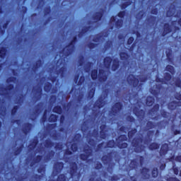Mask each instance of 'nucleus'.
I'll return each mask as SVG.
<instances>
[{
  "mask_svg": "<svg viewBox=\"0 0 181 181\" xmlns=\"http://www.w3.org/2000/svg\"><path fill=\"white\" fill-rule=\"evenodd\" d=\"M81 139V134L80 133L76 134L74 136V142H80Z\"/></svg>",
  "mask_w": 181,
  "mask_h": 181,
  "instance_id": "e2e57ef3",
  "label": "nucleus"
},
{
  "mask_svg": "<svg viewBox=\"0 0 181 181\" xmlns=\"http://www.w3.org/2000/svg\"><path fill=\"white\" fill-rule=\"evenodd\" d=\"M129 168L131 170H134L138 168V161H136V159L131 160L129 163Z\"/></svg>",
  "mask_w": 181,
  "mask_h": 181,
  "instance_id": "58836bf2",
  "label": "nucleus"
},
{
  "mask_svg": "<svg viewBox=\"0 0 181 181\" xmlns=\"http://www.w3.org/2000/svg\"><path fill=\"white\" fill-rule=\"evenodd\" d=\"M54 146V142L52 141L50 139H46L45 141V148H52Z\"/></svg>",
  "mask_w": 181,
  "mask_h": 181,
  "instance_id": "8fccbe9b",
  "label": "nucleus"
},
{
  "mask_svg": "<svg viewBox=\"0 0 181 181\" xmlns=\"http://www.w3.org/2000/svg\"><path fill=\"white\" fill-rule=\"evenodd\" d=\"M35 93L37 94L36 96L37 101H39L42 98V94L43 93V89H42V87H38L37 89H35Z\"/></svg>",
  "mask_w": 181,
  "mask_h": 181,
  "instance_id": "c03bdc74",
  "label": "nucleus"
},
{
  "mask_svg": "<svg viewBox=\"0 0 181 181\" xmlns=\"http://www.w3.org/2000/svg\"><path fill=\"white\" fill-rule=\"evenodd\" d=\"M67 180V176L66 174H59L57 177V181H66Z\"/></svg>",
  "mask_w": 181,
  "mask_h": 181,
  "instance_id": "864d4df0",
  "label": "nucleus"
},
{
  "mask_svg": "<svg viewBox=\"0 0 181 181\" xmlns=\"http://www.w3.org/2000/svg\"><path fill=\"white\" fill-rule=\"evenodd\" d=\"M54 169L56 173H61L62 170L64 169V163L63 162H57L54 165Z\"/></svg>",
  "mask_w": 181,
  "mask_h": 181,
  "instance_id": "5701e85b",
  "label": "nucleus"
},
{
  "mask_svg": "<svg viewBox=\"0 0 181 181\" xmlns=\"http://www.w3.org/2000/svg\"><path fill=\"white\" fill-rule=\"evenodd\" d=\"M103 16H104V12L98 11L93 16V19L95 22H100L103 19Z\"/></svg>",
  "mask_w": 181,
  "mask_h": 181,
  "instance_id": "393cba45",
  "label": "nucleus"
},
{
  "mask_svg": "<svg viewBox=\"0 0 181 181\" xmlns=\"http://www.w3.org/2000/svg\"><path fill=\"white\" fill-rule=\"evenodd\" d=\"M105 97L107 96H99L93 105L94 108H98L99 110L103 108L105 105Z\"/></svg>",
  "mask_w": 181,
  "mask_h": 181,
  "instance_id": "4468645a",
  "label": "nucleus"
},
{
  "mask_svg": "<svg viewBox=\"0 0 181 181\" xmlns=\"http://www.w3.org/2000/svg\"><path fill=\"white\" fill-rule=\"evenodd\" d=\"M124 108V105L121 102H116L111 108V110L109 112L110 117H117Z\"/></svg>",
  "mask_w": 181,
  "mask_h": 181,
  "instance_id": "6e6552de",
  "label": "nucleus"
},
{
  "mask_svg": "<svg viewBox=\"0 0 181 181\" xmlns=\"http://www.w3.org/2000/svg\"><path fill=\"white\" fill-rule=\"evenodd\" d=\"M78 40L77 35H74L69 44L59 52L60 57L57 61L59 66H64L66 59L73 54V52H74L76 49V42H78Z\"/></svg>",
  "mask_w": 181,
  "mask_h": 181,
  "instance_id": "f257e3e1",
  "label": "nucleus"
},
{
  "mask_svg": "<svg viewBox=\"0 0 181 181\" xmlns=\"http://www.w3.org/2000/svg\"><path fill=\"white\" fill-rule=\"evenodd\" d=\"M155 134V131L153 130H149L147 132V139L144 141V144L148 145V144H151V141H152V135Z\"/></svg>",
  "mask_w": 181,
  "mask_h": 181,
  "instance_id": "c85d7f7f",
  "label": "nucleus"
},
{
  "mask_svg": "<svg viewBox=\"0 0 181 181\" xmlns=\"http://www.w3.org/2000/svg\"><path fill=\"white\" fill-rule=\"evenodd\" d=\"M37 144H39V141L37 139H34L30 144V146H31L30 149H35V148L37 146Z\"/></svg>",
  "mask_w": 181,
  "mask_h": 181,
  "instance_id": "052dcab7",
  "label": "nucleus"
},
{
  "mask_svg": "<svg viewBox=\"0 0 181 181\" xmlns=\"http://www.w3.org/2000/svg\"><path fill=\"white\" fill-rule=\"evenodd\" d=\"M53 87V84L50 82H47L44 86V91L45 93H50L52 91V88Z\"/></svg>",
  "mask_w": 181,
  "mask_h": 181,
  "instance_id": "a19ab883",
  "label": "nucleus"
},
{
  "mask_svg": "<svg viewBox=\"0 0 181 181\" xmlns=\"http://www.w3.org/2000/svg\"><path fill=\"white\" fill-rule=\"evenodd\" d=\"M165 71H168V73H170V74H171L172 76H173L176 73V70H175V67L169 64L165 66Z\"/></svg>",
  "mask_w": 181,
  "mask_h": 181,
  "instance_id": "79ce46f5",
  "label": "nucleus"
},
{
  "mask_svg": "<svg viewBox=\"0 0 181 181\" xmlns=\"http://www.w3.org/2000/svg\"><path fill=\"white\" fill-rule=\"evenodd\" d=\"M83 168L78 170V165L76 162H71L69 167V174L71 177H76V180H73L72 181H80L81 176H83V172L81 171Z\"/></svg>",
  "mask_w": 181,
  "mask_h": 181,
  "instance_id": "39448f33",
  "label": "nucleus"
},
{
  "mask_svg": "<svg viewBox=\"0 0 181 181\" xmlns=\"http://www.w3.org/2000/svg\"><path fill=\"white\" fill-rule=\"evenodd\" d=\"M168 152H169V144L165 143L161 145L160 149V156L161 158H163L165 155H168Z\"/></svg>",
  "mask_w": 181,
  "mask_h": 181,
  "instance_id": "6ab92c4d",
  "label": "nucleus"
},
{
  "mask_svg": "<svg viewBox=\"0 0 181 181\" xmlns=\"http://www.w3.org/2000/svg\"><path fill=\"white\" fill-rule=\"evenodd\" d=\"M115 146H117V141L115 142L114 139H112L106 142V146H105L104 148H110V149H112V148H115Z\"/></svg>",
  "mask_w": 181,
  "mask_h": 181,
  "instance_id": "7c9ffc66",
  "label": "nucleus"
},
{
  "mask_svg": "<svg viewBox=\"0 0 181 181\" xmlns=\"http://www.w3.org/2000/svg\"><path fill=\"white\" fill-rule=\"evenodd\" d=\"M66 71H67V68H66L65 66H62L57 71V74H60V76L62 77V78H63Z\"/></svg>",
  "mask_w": 181,
  "mask_h": 181,
  "instance_id": "a18cd8bd",
  "label": "nucleus"
},
{
  "mask_svg": "<svg viewBox=\"0 0 181 181\" xmlns=\"http://www.w3.org/2000/svg\"><path fill=\"white\" fill-rule=\"evenodd\" d=\"M110 23H115V27L116 28V29H121V28L124 26V20H122V18L117 20V16H111L110 18Z\"/></svg>",
  "mask_w": 181,
  "mask_h": 181,
  "instance_id": "ddd939ff",
  "label": "nucleus"
},
{
  "mask_svg": "<svg viewBox=\"0 0 181 181\" xmlns=\"http://www.w3.org/2000/svg\"><path fill=\"white\" fill-rule=\"evenodd\" d=\"M46 121H47V110L44 111V113L41 117V122L45 123Z\"/></svg>",
  "mask_w": 181,
  "mask_h": 181,
  "instance_id": "bf43d9fd",
  "label": "nucleus"
},
{
  "mask_svg": "<svg viewBox=\"0 0 181 181\" xmlns=\"http://www.w3.org/2000/svg\"><path fill=\"white\" fill-rule=\"evenodd\" d=\"M83 152L84 153H81L79 155V159L83 162H86V160H88V162H91L93 159H88V158H90V156H93V150H91V148H84Z\"/></svg>",
  "mask_w": 181,
  "mask_h": 181,
  "instance_id": "f8f14e48",
  "label": "nucleus"
},
{
  "mask_svg": "<svg viewBox=\"0 0 181 181\" xmlns=\"http://www.w3.org/2000/svg\"><path fill=\"white\" fill-rule=\"evenodd\" d=\"M43 64V62L42 59H38L36 61L35 64L32 68V70L34 73H36L38 69H40L42 67V65Z\"/></svg>",
  "mask_w": 181,
  "mask_h": 181,
  "instance_id": "c756f323",
  "label": "nucleus"
},
{
  "mask_svg": "<svg viewBox=\"0 0 181 181\" xmlns=\"http://www.w3.org/2000/svg\"><path fill=\"white\" fill-rule=\"evenodd\" d=\"M103 149H105L104 148V141L101 142L100 144H98L97 145L95 152H101Z\"/></svg>",
  "mask_w": 181,
  "mask_h": 181,
  "instance_id": "603ef678",
  "label": "nucleus"
},
{
  "mask_svg": "<svg viewBox=\"0 0 181 181\" xmlns=\"http://www.w3.org/2000/svg\"><path fill=\"white\" fill-rule=\"evenodd\" d=\"M172 26L170 25V24H169V23H164L161 32V36H163V37H165V36L169 35V33H172Z\"/></svg>",
  "mask_w": 181,
  "mask_h": 181,
  "instance_id": "2eb2a0df",
  "label": "nucleus"
},
{
  "mask_svg": "<svg viewBox=\"0 0 181 181\" xmlns=\"http://www.w3.org/2000/svg\"><path fill=\"white\" fill-rule=\"evenodd\" d=\"M155 103V98L153 96H148L146 100L147 107H152Z\"/></svg>",
  "mask_w": 181,
  "mask_h": 181,
  "instance_id": "f704fd0d",
  "label": "nucleus"
},
{
  "mask_svg": "<svg viewBox=\"0 0 181 181\" xmlns=\"http://www.w3.org/2000/svg\"><path fill=\"white\" fill-rule=\"evenodd\" d=\"M160 108V105L159 104L156 103L155 104L151 109L148 110V115H153L154 114H156L158 111H159Z\"/></svg>",
  "mask_w": 181,
  "mask_h": 181,
  "instance_id": "a878e982",
  "label": "nucleus"
},
{
  "mask_svg": "<svg viewBox=\"0 0 181 181\" xmlns=\"http://www.w3.org/2000/svg\"><path fill=\"white\" fill-rule=\"evenodd\" d=\"M13 90H15V85L12 83L8 84L6 88L1 87L0 95L2 97H9L11 91H13Z\"/></svg>",
  "mask_w": 181,
  "mask_h": 181,
  "instance_id": "9b49d317",
  "label": "nucleus"
},
{
  "mask_svg": "<svg viewBox=\"0 0 181 181\" xmlns=\"http://www.w3.org/2000/svg\"><path fill=\"white\" fill-rule=\"evenodd\" d=\"M71 151L72 152H77V151H78V146L77 145L76 143H73L71 145Z\"/></svg>",
  "mask_w": 181,
  "mask_h": 181,
  "instance_id": "680f3d73",
  "label": "nucleus"
},
{
  "mask_svg": "<svg viewBox=\"0 0 181 181\" xmlns=\"http://www.w3.org/2000/svg\"><path fill=\"white\" fill-rule=\"evenodd\" d=\"M112 46V41L111 40H107L106 41L105 44V48L107 49H110L111 47Z\"/></svg>",
  "mask_w": 181,
  "mask_h": 181,
  "instance_id": "774afa93",
  "label": "nucleus"
},
{
  "mask_svg": "<svg viewBox=\"0 0 181 181\" xmlns=\"http://www.w3.org/2000/svg\"><path fill=\"white\" fill-rule=\"evenodd\" d=\"M177 107H181L180 101L173 100L168 103V108L170 111H175Z\"/></svg>",
  "mask_w": 181,
  "mask_h": 181,
  "instance_id": "f3484780",
  "label": "nucleus"
},
{
  "mask_svg": "<svg viewBox=\"0 0 181 181\" xmlns=\"http://www.w3.org/2000/svg\"><path fill=\"white\" fill-rule=\"evenodd\" d=\"M172 80V74L168 72L164 73L163 78H160L159 76H156V83H160L161 84H169L170 81Z\"/></svg>",
  "mask_w": 181,
  "mask_h": 181,
  "instance_id": "9d476101",
  "label": "nucleus"
},
{
  "mask_svg": "<svg viewBox=\"0 0 181 181\" xmlns=\"http://www.w3.org/2000/svg\"><path fill=\"white\" fill-rule=\"evenodd\" d=\"M128 141V137L126 134H121L116 139L117 146L119 149H127L128 148V143L125 141Z\"/></svg>",
  "mask_w": 181,
  "mask_h": 181,
  "instance_id": "1a4fd4ad",
  "label": "nucleus"
},
{
  "mask_svg": "<svg viewBox=\"0 0 181 181\" xmlns=\"http://www.w3.org/2000/svg\"><path fill=\"white\" fill-rule=\"evenodd\" d=\"M42 108H43V102H40L36 106L34 113L39 115L42 112Z\"/></svg>",
  "mask_w": 181,
  "mask_h": 181,
  "instance_id": "e433bc0d",
  "label": "nucleus"
},
{
  "mask_svg": "<svg viewBox=\"0 0 181 181\" xmlns=\"http://www.w3.org/2000/svg\"><path fill=\"white\" fill-rule=\"evenodd\" d=\"M158 18L156 16H151L149 18H147V22L151 26L156 25Z\"/></svg>",
  "mask_w": 181,
  "mask_h": 181,
  "instance_id": "4c0bfd02",
  "label": "nucleus"
},
{
  "mask_svg": "<svg viewBox=\"0 0 181 181\" xmlns=\"http://www.w3.org/2000/svg\"><path fill=\"white\" fill-rule=\"evenodd\" d=\"M100 129V139H105L107 138V124H101Z\"/></svg>",
  "mask_w": 181,
  "mask_h": 181,
  "instance_id": "b1692460",
  "label": "nucleus"
},
{
  "mask_svg": "<svg viewBox=\"0 0 181 181\" xmlns=\"http://www.w3.org/2000/svg\"><path fill=\"white\" fill-rule=\"evenodd\" d=\"M18 80V78L16 76H11L6 79V83H15Z\"/></svg>",
  "mask_w": 181,
  "mask_h": 181,
  "instance_id": "338daca9",
  "label": "nucleus"
},
{
  "mask_svg": "<svg viewBox=\"0 0 181 181\" xmlns=\"http://www.w3.org/2000/svg\"><path fill=\"white\" fill-rule=\"evenodd\" d=\"M90 77L93 81L98 80L99 83H105L108 80V74L105 69H92L90 72Z\"/></svg>",
  "mask_w": 181,
  "mask_h": 181,
  "instance_id": "7ed1b4c3",
  "label": "nucleus"
},
{
  "mask_svg": "<svg viewBox=\"0 0 181 181\" xmlns=\"http://www.w3.org/2000/svg\"><path fill=\"white\" fill-rule=\"evenodd\" d=\"M54 156V151L51 150L48 152V153L45 157V162H50L53 157Z\"/></svg>",
  "mask_w": 181,
  "mask_h": 181,
  "instance_id": "72a5a7b5",
  "label": "nucleus"
},
{
  "mask_svg": "<svg viewBox=\"0 0 181 181\" xmlns=\"http://www.w3.org/2000/svg\"><path fill=\"white\" fill-rule=\"evenodd\" d=\"M54 148L57 151H62L63 150V144L62 143H55Z\"/></svg>",
  "mask_w": 181,
  "mask_h": 181,
  "instance_id": "0e129e2a",
  "label": "nucleus"
},
{
  "mask_svg": "<svg viewBox=\"0 0 181 181\" xmlns=\"http://www.w3.org/2000/svg\"><path fill=\"white\" fill-rule=\"evenodd\" d=\"M114 153H115V151H112L107 153V155H103L101 158L104 165L108 164L107 170L109 173H112L114 168H115V163L112 162V159H114Z\"/></svg>",
  "mask_w": 181,
  "mask_h": 181,
  "instance_id": "20e7f679",
  "label": "nucleus"
},
{
  "mask_svg": "<svg viewBox=\"0 0 181 181\" xmlns=\"http://www.w3.org/2000/svg\"><path fill=\"white\" fill-rule=\"evenodd\" d=\"M23 149V144H21V146L17 147L13 152V155L14 156H18L19 155H21V153H22V151Z\"/></svg>",
  "mask_w": 181,
  "mask_h": 181,
  "instance_id": "de8ad7c7",
  "label": "nucleus"
},
{
  "mask_svg": "<svg viewBox=\"0 0 181 181\" xmlns=\"http://www.w3.org/2000/svg\"><path fill=\"white\" fill-rule=\"evenodd\" d=\"M149 172H151V170H149V168H147L146 167H143L140 170V173H141L143 179H144L145 180L149 179V177L151 176L149 175Z\"/></svg>",
  "mask_w": 181,
  "mask_h": 181,
  "instance_id": "412c9836",
  "label": "nucleus"
},
{
  "mask_svg": "<svg viewBox=\"0 0 181 181\" xmlns=\"http://www.w3.org/2000/svg\"><path fill=\"white\" fill-rule=\"evenodd\" d=\"M95 95V88H92L88 92V98H89V100H91V99L94 98Z\"/></svg>",
  "mask_w": 181,
  "mask_h": 181,
  "instance_id": "09e8293b",
  "label": "nucleus"
},
{
  "mask_svg": "<svg viewBox=\"0 0 181 181\" xmlns=\"http://www.w3.org/2000/svg\"><path fill=\"white\" fill-rule=\"evenodd\" d=\"M102 38H103V35L100 33L96 34L93 39V42H94L95 43H98V42H100V40H101Z\"/></svg>",
  "mask_w": 181,
  "mask_h": 181,
  "instance_id": "3c124183",
  "label": "nucleus"
},
{
  "mask_svg": "<svg viewBox=\"0 0 181 181\" xmlns=\"http://www.w3.org/2000/svg\"><path fill=\"white\" fill-rule=\"evenodd\" d=\"M32 128H33V124H32V123H25L22 128L23 134H24V135H28V134H29L32 131Z\"/></svg>",
  "mask_w": 181,
  "mask_h": 181,
  "instance_id": "a211bd4d",
  "label": "nucleus"
},
{
  "mask_svg": "<svg viewBox=\"0 0 181 181\" xmlns=\"http://www.w3.org/2000/svg\"><path fill=\"white\" fill-rule=\"evenodd\" d=\"M84 83H86V76L82 75L79 78V80L78 81V83L76 84H77V86H83V84H84Z\"/></svg>",
  "mask_w": 181,
  "mask_h": 181,
  "instance_id": "13d9d810",
  "label": "nucleus"
},
{
  "mask_svg": "<svg viewBox=\"0 0 181 181\" xmlns=\"http://www.w3.org/2000/svg\"><path fill=\"white\" fill-rule=\"evenodd\" d=\"M18 110H19V105H14L11 109V115L13 117H15V115H16V114L18 113Z\"/></svg>",
  "mask_w": 181,
  "mask_h": 181,
  "instance_id": "4d7b16f0",
  "label": "nucleus"
},
{
  "mask_svg": "<svg viewBox=\"0 0 181 181\" xmlns=\"http://www.w3.org/2000/svg\"><path fill=\"white\" fill-rule=\"evenodd\" d=\"M160 148V144L156 142H153L148 145L149 151H156V149H159Z\"/></svg>",
  "mask_w": 181,
  "mask_h": 181,
  "instance_id": "c9c22d12",
  "label": "nucleus"
},
{
  "mask_svg": "<svg viewBox=\"0 0 181 181\" xmlns=\"http://www.w3.org/2000/svg\"><path fill=\"white\" fill-rule=\"evenodd\" d=\"M91 29V25L85 26L83 28L81 29V30L78 34V37L81 39L87 32H88Z\"/></svg>",
  "mask_w": 181,
  "mask_h": 181,
  "instance_id": "cd10ccee",
  "label": "nucleus"
},
{
  "mask_svg": "<svg viewBox=\"0 0 181 181\" xmlns=\"http://www.w3.org/2000/svg\"><path fill=\"white\" fill-rule=\"evenodd\" d=\"M127 81L129 86L137 90L138 91H141L142 90V86H144V83H146L148 81V76L146 75H134L130 74L127 77Z\"/></svg>",
  "mask_w": 181,
  "mask_h": 181,
  "instance_id": "f03ea898",
  "label": "nucleus"
},
{
  "mask_svg": "<svg viewBox=\"0 0 181 181\" xmlns=\"http://www.w3.org/2000/svg\"><path fill=\"white\" fill-rule=\"evenodd\" d=\"M119 69V60L118 59H114L112 61L111 70L112 71H117Z\"/></svg>",
  "mask_w": 181,
  "mask_h": 181,
  "instance_id": "bb28decb",
  "label": "nucleus"
},
{
  "mask_svg": "<svg viewBox=\"0 0 181 181\" xmlns=\"http://www.w3.org/2000/svg\"><path fill=\"white\" fill-rule=\"evenodd\" d=\"M57 119H59V116L54 114H51L48 117L49 122H57Z\"/></svg>",
  "mask_w": 181,
  "mask_h": 181,
  "instance_id": "49530a36",
  "label": "nucleus"
},
{
  "mask_svg": "<svg viewBox=\"0 0 181 181\" xmlns=\"http://www.w3.org/2000/svg\"><path fill=\"white\" fill-rule=\"evenodd\" d=\"M6 54H8V49L6 48V47H1L0 59H5V57H6Z\"/></svg>",
  "mask_w": 181,
  "mask_h": 181,
  "instance_id": "473e14b6",
  "label": "nucleus"
},
{
  "mask_svg": "<svg viewBox=\"0 0 181 181\" xmlns=\"http://www.w3.org/2000/svg\"><path fill=\"white\" fill-rule=\"evenodd\" d=\"M146 127L147 129H153V128H155V123L152 121H148L146 122Z\"/></svg>",
  "mask_w": 181,
  "mask_h": 181,
  "instance_id": "5fc2aeb1",
  "label": "nucleus"
},
{
  "mask_svg": "<svg viewBox=\"0 0 181 181\" xmlns=\"http://www.w3.org/2000/svg\"><path fill=\"white\" fill-rule=\"evenodd\" d=\"M114 59L111 57H105L103 59V65L105 69H111V64Z\"/></svg>",
  "mask_w": 181,
  "mask_h": 181,
  "instance_id": "4be33fe9",
  "label": "nucleus"
},
{
  "mask_svg": "<svg viewBox=\"0 0 181 181\" xmlns=\"http://www.w3.org/2000/svg\"><path fill=\"white\" fill-rule=\"evenodd\" d=\"M160 115L161 117H163V118H168L169 117V112H168L166 110H162L160 111Z\"/></svg>",
  "mask_w": 181,
  "mask_h": 181,
  "instance_id": "69168bd1",
  "label": "nucleus"
},
{
  "mask_svg": "<svg viewBox=\"0 0 181 181\" xmlns=\"http://www.w3.org/2000/svg\"><path fill=\"white\" fill-rule=\"evenodd\" d=\"M119 56L120 57V60H122V62H124V63L126 64H129V57H131V56L129 55V54L127 52H120L119 53Z\"/></svg>",
  "mask_w": 181,
  "mask_h": 181,
  "instance_id": "dca6fc26",
  "label": "nucleus"
},
{
  "mask_svg": "<svg viewBox=\"0 0 181 181\" xmlns=\"http://www.w3.org/2000/svg\"><path fill=\"white\" fill-rule=\"evenodd\" d=\"M163 90H165V88L162 85L156 84L149 88V92L153 97L158 98L159 95H161L163 93Z\"/></svg>",
  "mask_w": 181,
  "mask_h": 181,
  "instance_id": "0eeeda50",
  "label": "nucleus"
},
{
  "mask_svg": "<svg viewBox=\"0 0 181 181\" xmlns=\"http://www.w3.org/2000/svg\"><path fill=\"white\" fill-rule=\"evenodd\" d=\"M144 141L142 137H138L134 139L132 141V146L134 148V151L136 153H142L145 152V148H146L144 144H141Z\"/></svg>",
  "mask_w": 181,
  "mask_h": 181,
  "instance_id": "423d86ee",
  "label": "nucleus"
},
{
  "mask_svg": "<svg viewBox=\"0 0 181 181\" xmlns=\"http://www.w3.org/2000/svg\"><path fill=\"white\" fill-rule=\"evenodd\" d=\"M42 159H43V156L37 155L36 157L33 159V161L30 163V166H33L35 163H39Z\"/></svg>",
  "mask_w": 181,
  "mask_h": 181,
  "instance_id": "37998d69",
  "label": "nucleus"
},
{
  "mask_svg": "<svg viewBox=\"0 0 181 181\" xmlns=\"http://www.w3.org/2000/svg\"><path fill=\"white\" fill-rule=\"evenodd\" d=\"M52 112L58 114V115H62L63 114V107L60 105H55L52 109Z\"/></svg>",
  "mask_w": 181,
  "mask_h": 181,
  "instance_id": "2f4dec72",
  "label": "nucleus"
},
{
  "mask_svg": "<svg viewBox=\"0 0 181 181\" xmlns=\"http://www.w3.org/2000/svg\"><path fill=\"white\" fill-rule=\"evenodd\" d=\"M137 132L138 129H136V128H133L130 131H129L127 133V136L129 139H132Z\"/></svg>",
  "mask_w": 181,
  "mask_h": 181,
  "instance_id": "ea45409f",
  "label": "nucleus"
},
{
  "mask_svg": "<svg viewBox=\"0 0 181 181\" xmlns=\"http://www.w3.org/2000/svg\"><path fill=\"white\" fill-rule=\"evenodd\" d=\"M159 175V171L158 170V168L155 167L153 168L151 171V176L152 177H158V175Z\"/></svg>",
  "mask_w": 181,
  "mask_h": 181,
  "instance_id": "6e6d98bb",
  "label": "nucleus"
},
{
  "mask_svg": "<svg viewBox=\"0 0 181 181\" xmlns=\"http://www.w3.org/2000/svg\"><path fill=\"white\" fill-rule=\"evenodd\" d=\"M133 112L137 118H145V110L142 109L139 110L138 107H134Z\"/></svg>",
  "mask_w": 181,
  "mask_h": 181,
  "instance_id": "aec40b11",
  "label": "nucleus"
}]
</instances>
